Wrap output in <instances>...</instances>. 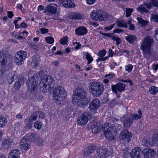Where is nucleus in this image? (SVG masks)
Here are the masks:
<instances>
[{"instance_id": "obj_15", "label": "nucleus", "mask_w": 158, "mask_h": 158, "mask_svg": "<svg viewBox=\"0 0 158 158\" xmlns=\"http://www.w3.org/2000/svg\"><path fill=\"white\" fill-rule=\"evenodd\" d=\"M27 136L23 137L20 142V147L21 149L23 152L27 151L29 148V141L27 140Z\"/></svg>"}, {"instance_id": "obj_23", "label": "nucleus", "mask_w": 158, "mask_h": 158, "mask_svg": "<svg viewBox=\"0 0 158 158\" xmlns=\"http://www.w3.org/2000/svg\"><path fill=\"white\" fill-rule=\"evenodd\" d=\"M62 5L66 8H73L75 6V4L70 0H64L62 2Z\"/></svg>"}, {"instance_id": "obj_14", "label": "nucleus", "mask_w": 158, "mask_h": 158, "mask_svg": "<svg viewBox=\"0 0 158 158\" xmlns=\"http://www.w3.org/2000/svg\"><path fill=\"white\" fill-rule=\"evenodd\" d=\"M142 153L144 158H154L156 152L153 149L146 148L143 150Z\"/></svg>"}, {"instance_id": "obj_12", "label": "nucleus", "mask_w": 158, "mask_h": 158, "mask_svg": "<svg viewBox=\"0 0 158 158\" xmlns=\"http://www.w3.org/2000/svg\"><path fill=\"white\" fill-rule=\"evenodd\" d=\"M111 154V152L108 149L103 148L102 147H99L97 151V155L101 158H105Z\"/></svg>"}, {"instance_id": "obj_25", "label": "nucleus", "mask_w": 158, "mask_h": 158, "mask_svg": "<svg viewBox=\"0 0 158 158\" xmlns=\"http://www.w3.org/2000/svg\"><path fill=\"white\" fill-rule=\"evenodd\" d=\"M69 17L71 19H82L81 15L79 13L76 12H71L69 14Z\"/></svg>"}, {"instance_id": "obj_63", "label": "nucleus", "mask_w": 158, "mask_h": 158, "mask_svg": "<svg viewBox=\"0 0 158 158\" xmlns=\"http://www.w3.org/2000/svg\"><path fill=\"white\" fill-rule=\"evenodd\" d=\"M122 31V30L121 29L117 28L113 30V32L114 33H120Z\"/></svg>"}, {"instance_id": "obj_21", "label": "nucleus", "mask_w": 158, "mask_h": 158, "mask_svg": "<svg viewBox=\"0 0 158 158\" xmlns=\"http://www.w3.org/2000/svg\"><path fill=\"white\" fill-rule=\"evenodd\" d=\"M96 148V146L94 145L88 147L84 151L83 156L87 157L89 155L94 153Z\"/></svg>"}, {"instance_id": "obj_64", "label": "nucleus", "mask_w": 158, "mask_h": 158, "mask_svg": "<svg viewBox=\"0 0 158 158\" xmlns=\"http://www.w3.org/2000/svg\"><path fill=\"white\" fill-rule=\"evenodd\" d=\"M152 69L156 71L158 69V64H154L152 66Z\"/></svg>"}, {"instance_id": "obj_61", "label": "nucleus", "mask_w": 158, "mask_h": 158, "mask_svg": "<svg viewBox=\"0 0 158 158\" xmlns=\"http://www.w3.org/2000/svg\"><path fill=\"white\" fill-rule=\"evenodd\" d=\"M20 26L21 27H22L24 28H26L27 27V24L24 22H23L20 24Z\"/></svg>"}, {"instance_id": "obj_58", "label": "nucleus", "mask_w": 158, "mask_h": 158, "mask_svg": "<svg viewBox=\"0 0 158 158\" xmlns=\"http://www.w3.org/2000/svg\"><path fill=\"white\" fill-rule=\"evenodd\" d=\"M115 23L111 25L110 26H108L105 27V29L108 31H110L113 28L115 25Z\"/></svg>"}, {"instance_id": "obj_45", "label": "nucleus", "mask_w": 158, "mask_h": 158, "mask_svg": "<svg viewBox=\"0 0 158 158\" xmlns=\"http://www.w3.org/2000/svg\"><path fill=\"white\" fill-rule=\"evenodd\" d=\"M106 53V51L104 49H103L99 51L98 54V56L102 58L104 57Z\"/></svg>"}, {"instance_id": "obj_19", "label": "nucleus", "mask_w": 158, "mask_h": 158, "mask_svg": "<svg viewBox=\"0 0 158 158\" xmlns=\"http://www.w3.org/2000/svg\"><path fill=\"white\" fill-rule=\"evenodd\" d=\"M141 152V149L139 147H135L133 148L131 152V158H140V154Z\"/></svg>"}, {"instance_id": "obj_51", "label": "nucleus", "mask_w": 158, "mask_h": 158, "mask_svg": "<svg viewBox=\"0 0 158 158\" xmlns=\"http://www.w3.org/2000/svg\"><path fill=\"white\" fill-rule=\"evenodd\" d=\"M143 142H144V144L146 146H148L149 145H152V142H150L149 141V140L148 139H143Z\"/></svg>"}, {"instance_id": "obj_56", "label": "nucleus", "mask_w": 158, "mask_h": 158, "mask_svg": "<svg viewBox=\"0 0 158 158\" xmlns=\"http://www.w3.org/2000/svg\"><path fill=\"white\" fill-rule=\"evenodd\" d=\"M115 76V74L114 73L113 74H106L105 77L108 78L109 79H112Z\"/></svg>"}, {"instance_id": "obj_59", "label": "nucleus", "mask_w": 158, "mask_h": 158, "mask_svg": "<svg viewBox=\"0 0 158 158\" xmlns=\"http://www.w3.org/2000/svg\"><path fill=\"white\" fill-rule=\"evenodd\" d=\"M144 5L145 6H146V8L148 9H150L152 7V4L149 3H144Z\"/></svg>"}, {"instance_id": "obj_16", "label": "nucleus", "mask_w": 158, "mask_h": 158, "mask_svg": "<svg viewBox=\"0 0 158 158\" xmlns=\"http://www.w3.org/2000/svg\"><path fill=\"white\" fill-rule=\"evenodd\" d=\"M58 6L56 4L51 3L48 5L46 8V12L53 14L58 12Z\"/></svg>"}, {"instance_id": "obj_30", "label": "nucleus", "mask_w": 158, "mask_h": 158, "mask_svg": "<svg viewBox=\"0 0 158 158\" xmlns=\"http://www.w3.org/2000/svg\"><path fill=\"white\" fill-rule=\"evenodd\" d=\"M39 136V135L38 134L33 133L29 135L28 138L30 141L37 142Z\"/></svg>"}, {"instance_id": "obj_27", "label": "nucleus", "mask_w": 158, "mask_h": 158, "mask_svg": "<svg viewBox=\"0 0 158 158\" xmlns=\"http://www.w3.org/2000/svg\"><path fill=\"white\" fill-rule=\"evenodd\" d=\"M126 40L130 44H134L137 40V37L135 35L130 34L125 36Z\"/></svg>"}, {"instance_id": "obj_47", "label": "nucleus", "mask_w": 158, "mask_h": 158, "mask_svg": "<svg viewBox=\"0 0 158 158\" xmlns=\"http://www.w3.org/2000/svg\"><path fill=\"white\" fill-rule=\"evenodd\" d=\"M37 113L38 117L39 118H45V116L44 112L40 111H37Z\"/></svg>"}, {"instance_id": "obj_52", "label": "nucleus", "mask_w": 158, "mask_h": 158, "mask_svg": "<svg viewBox=\"0 0 158 158\" xmlns=\"http://www.w3.org/2000/svg\"><path fill=\"white\" fill-rule=\"evenodd\" d=\"M118 121V119H116L114 118H111L110 120V122H111L112 123L114 124V126H115L116 124H117V126H118L119 124H118L116 123V122H117Z\"/></svg>"}, {"instance_id": "obj_48", "label": "nucleus", "mask_w": 158, "mask_h": 158, "mask_svg": "<svg viewBox=\"0 0 158 158\" xmlns=\"http://www.w3.org/2000/svg\"><path fill=\"white\" fill-rule=\"evenodd\" d=\"M41 125L42 123L40 122L37 121L34 123L35 127L38 130L40 129L41 127Z\"/></svg>"}, {"instance_id": "obj_41", "label": "nucleus", "mask_w": 158, "mask_h": 158, "mask_svg": "<svg viewBox=\"0 0 158 158\" xmlns=\"http://www.w3.org/2000/svg\"><path fill=\"white\" fill-rule=\"evenodd\" d=\"M68 40V38L67 36H65L61 38L60 40V43L62 45L66 44Z\"/></svg>"}, {"instance_id": "obj_29", "label": "nucleus", "mask_w": 158, "mask_h": 158, "mask_svg": "<svg viewBox=\"0 0 158 158\" xmlns=\"http://www.w3.org/2000/svg\"><path fill=\"white\" fill-rule=\"evenodd\" d=\"M13 142V141L11 139H9L4 140L2 144L4 148L7 149H10L12 147Z\"/></svg>"}, {"instance_id": "obj_22", "label": "nucleus", "mask_w": 158, "mask_h": 158, "mask_svg": "<svg viewBox=\"0 0 158 158\" xmlns=\"http://www.w3.org/2000/svg\"><path fill=\"white\" fill-rule=\"evenodd\" d=\"M117 132V131L115 132L114 131H110L104 132V135L108 140H112L115 138Z\"/></svg>"}, {"instance_id": "obj_10", "label": "nucleus", "mask_w": 158, "mask_h": 158, "mask_svg": "<svg viewBox=\"0 0 158 158\" xmlns=\"http://www.w3.org/2000/svg\"><path fill=\"white\" fill-rule=\"evenodd\" d=\"M91 114L89 112H85L79 116L77 120V123L80 125L83 126L91 118Z\"/></svg>"}, {"instance_id": "obj_6", "label": "nucleus", "mask_w": 158, "mask_h": 158, "mask_svg": "<svg viewBox=\"0 0 158 158\" xmlns=\"http://www.w3.org/2000/svg\"><path fill=\"white\" fill-rule=\"evenodd\" d=\"M138 115L137 114H131L127 118L123 123L124 126L126 127H129L132 124L134 119L135 120L141 118L142 116V112L140 110L138 111Z\"/></svg>"}, {"instance_id": "obj_46", "label": "nucleus", "mask_w": 158, "mask_h": 158, "mask_svg": "<svg viewBox=\"0 0 158 158\" xmlns=\"http://www.w3.org/2000/svg\"><path fill=\"white\" fill-rule=\"evenodd\" d=\"M112 40L116 41V44L117 45L120 44L121 41V39L119 37H117L115 36H113L112 38Z\"/></svg>"}, {"instance_id": "obj_3", "label": "nucleus", "mask_w": 158, "mask_h": 158, "mask_svg": "<svg viewBox=\"0 0 158 158\" xmlns=\"http://www.w3.org/2000/svg\"><path fill=\"white\" fill-rule=\"evenodd\" d=\"M89 90L94 96L97 97L102 94L104 89L102 83L95 81L89 84Z\"/></svg>"}, {"instance_id": "obj_43", "label": "nucleus", "mask_w": 158, "mask_h": 158, "mask_svg": "<svg viewBox=\"0 0 158 158\" xmlns=\"http://www.w3.org/2000/svg\"><path fill=\"white\" fill-rule=\"evenodd\" d=\"M151 18L152 20L156 23L158 22V15L155 14H151Z\"/></svg>"}, {"instance_id": "obj_50", "label": "nucleus", "mask_w": 158, "mask_h": 158, "mask_svg": "<svg viewBox=\"0 0 158 158\" xmlns=\"http://www.w3.org/2000/svg\"><path fill=\"white\" fill-rule=\"evenodd\" d=\"M133 68V66L132 64H129L127 65L125 67L126 71L128 72H131Z\"/></svg>"}, {"instance_id": "obj_60", "label": "nucleus", "mask_w": 158, "mask_h": 158, "mask_svg": "<svg viewBox=\"0 0 158 158\" xmlns=\"http://www.w3.org/2000/svg\"><path fill=\"white\" fill-rule=\"evenodd\" d=\"M97 0H86V2L87 4L91 5L94 3Z\"/></svg>"}, {"instance_id": "obj_26", "label": "nucleus", "mask_w": 158, "mask_h": 158, "mask_svg": "<svg viewBox=\"0 0 158 158\" xmlns=\"http://www.w3.org/2000/svg\"><path fill=\"white\" fill-rule=\"evenodd\" d=\"M44 72L43 71H40L38 73L36 74L35 76H33L35 77V78L37 80H39L41 81V83L43 81V79H45L47 76H44Z\"/></svg>"}, {"instance_id": "obj_53", "label": "nucleus", "mask_w": 158, "mask_h": 158, "mask_svg": "<svg viewBox=\"0 0 158 158\" xmlns=\"http://www.w3.org/2000/svg\"><path fill=\"white\" fill-rule=\"evenodd\" d=\"M29 44L30 47H31L32 48H33L37 51L39 50L38 48V47H36V46L35 44L33 42L31 43L30 42H29Z\"/></svg>"}, {"instance_id": "obj_17", "label": "nucleus", "mask_w": 158, "mask_h": 158, "mask_svg": "<svg viewBox=\"0 0 158 158\" xmlns=\"http://www.w3.org/2000/svg\"><path fill=\"white\" fill-rule=\"evenodd\" d=\"M126 85L121 83H117L115 85H111V89L113 92L115 93L117 92V90L120 92L125 89Z\"/></svg>"}, {"instance_id": "obj_62", "label": "nucleus", "mask_w": 158, "mask_h": 158, "mask_svg": "<svg viewBox=\"0 0 158 158\" xmlns=\"http://www.w3.org/2000/svg\"><path fill=\"white\" fill-rule=\"evenodd\" d=\"M102 34L104 36H107L109 37H110V38H112V37H113V36L112 35V34L111 33H103Z\"/></svg>"}, {"instance_id": "obj_4", "label": "nucleus", "mask_w": 158, "mask_h": 158, "mask_svg": "<svg viewBox=\"0 0 158 158\" xmlns=\"http://www.w3.org/2000/svg\"><path fill=\"white\" fill-rule=\"evenodd\" d=\"M53 97L56 102L61 104V102L64 101L66 95V92L63 86H58L53 91Z\"/></svg>"}, {"instance_id": "obj_7", "label": "nucleus", "mask_w": 158, "mask_h": 158, "mask_svg": "<svg viewBox=\"0 0 158 158\" xmlns=\"http://www.w3.org/2000/svg\"><path fill=\"white\" fill-rule=\"evenodd\" d=\"M55 81L53 78L50 76H48L43 79V81L41 83L43 87L45 88L46 90L51 89L55 85Z\"/></svg>"}, {"instance_id": "obj_31", "label": "nucleus", "mask_w": 158, "mask_h": 158, "mask_svg": "<svg viewBox=\"0 0 158 158\" xmlns=\"http://www.w3.org/2000/svg\"><path fill=\"white\" fill-rule=\"evenodd\" d=\"M116 23L118 27H120L127 28L128 27L126 22L124 20L121 19H118Z\"/></svg>"}, {"instance_id": "obj_32", "label": "nucleus", "mask_w": 158, "mask_h": 158, "mask_svg": "<svg viewBox=\"0 0 158 158\" xmlns=\"http://www.w3.org/2000/svg\"><path fill=\"white\" fill-rule=\"evenodd\" d=\"M137 20L138 21V25L142 27H145L147 24V22L144 20L141 16L137 18Z\"/></svg>"}, {"instance_id": "obj_37", "label": "nucleus", "mask_w": 158, "mask_h": 158, "mask_svg": "<svg viewBox=\"0 0 158 158\" xmlns=\"http://www.w3.org/2000/svg\"><path fill=\"white\" fill-rule=\"evenodd\" d=\"M7 120L4 117L0 116V127L5 126L7 123Z\"/></svg>"}, {"instance_id": "obj_18", "label": "nucleus", "mask_w": 158, "mask_h": 158, "mask_svg": "<svg viewBox=\"0 0 158 158\" xmlns=\"http://www.w3.org/2000/svg\"><path fill=\"white\" fill-rule=\"evenodd\" d=\"M100 105L99 100L97 98L93 99L90 103L88 107L89 110L91 111H94L97 109Z\"/></svg>"}, {"instance_id": "obj_13", "label": "nucleus", "mask_w": 158, "mask_h": 158, "mask_svg": "<svg viewBox=\"0 0 158 158\" xmlns=\"http://www.w3.org/2000/svg\"><path fill=\"white\" fill-rule=\"evenodd\" d=\"M102 11L97 10H93L90 14L91 18L95 20L102 21L104 20V18L102 14Z\"/></svg>"}, {"instance_id": "obj_34", "label": "nucleus", "mask_w": 158, "mask_h": 158, "mask_svg": "<svg viewBox=\"0 0 158 158\" xmlns=\"http://www.w3.org/2000/svg\"><path fill=\"white\" fill-rule=\"evenodd\" d=\"M15 55H18L24 61L27 56L26 52L23 51H20L18 52Z\"/></svg>"}, {"instance_id": "obj_1", "label": "nucleus", "mask_w": 158, "mask_h": 158, "mask_svg": "<svg viewBox=\"0 0 158 158\" xmlns=\"http://www.w3.org/2000/svg\"><path fill=\"white\" fill-rule=\"evenodd\" d=\"M73 96V101L77 103L78 107H84L89 101L86 97V90L83 88H78Z\"/></svg>"}, {"instance_id": "obj_35", "label": "nucleus", "mask_w": 158, "mask_h": 158, "mask_svg": "<svg viewBox=\"0 0 158 158\" xmlns=\"http://www.w3.org/2000/svg\"><path fill=\"white\" fill-rule=\"evenodd\" d=\"M136 9L138 11L141 13H147L149 12L148 10L145 7L144 4L139 5Z\"/></svg>"}, {"instance_id": "obj_49", "label": "nucleus", "mask_w": 158, "mask_h": 158, "mask_svg": "<svg viewBox=\"0 0 158 158\" xmlns=\"http://www.w3.org/2000/svg\"><path fill=\"white\" fill-rule=\"evenodd\" d=\"M15 76V73H9L8 79L10 80H11V81L12 82L15 80V79L14 78Z\"/></svg>"}, {"instance_id": "obj_33", "label": "nucleus", "mask_w": 158, "mask_h": 158, "mask_svg": "<svg viewBox=\"0 0 158 158\" xmlns=\"http://www.w3.org/2000/svg\"><path fill=\"white\" fill-rule=\"evenodd\" d=\"M14 59L15 63L17 65H20L24 63V61L18 55H15Z\"/></svg>"}, {"instance_id": "obj_9", "label": "nucleus", "mask_w": 158, "mask_h": 158, "mask_svg": "<svg viewBox=\"0 0 158 158\" xmlns=\"http://www.w3.org/2000/svg\"><path fill=\"white\" fill-rule=\"evenodd\" d=\"M7 56L3 51H0V75H3L5 72Z\"/></svg>"}, {"instance_id": "obj_24", "label": "nucleus", "mask_w": 158, "mask_h": 158, "mask_svg": "<svg viewBox=\"0 0 158 158\" xmlns=\"http://www.w3.org/2000/svg\"><path fill=\"white\" fill-rule=\"evenodd\" d=\"M20 152L18 149H15L12 150L9 155V158H18L19 157Z\"/></svg>"}, {"instance_id": "obj_11", "label": "nucleus", "mask_w": 158, "mask_h": 158, "mask_svg": "<svg viewBox=\"0 0 158 158\" xmlns=\"http://www.w3.org/2000/svg\"><path fill=\"white\" fill-rule=\"evenodd\" d=\"M37 81L34 76L29 78L27 81L28 89L30 92L33 91L37 88L38 82H37Z\"/></svg>"}, {"instance_id": "obj_39", "label": "nucleus", "mask_w": 158, "mask_h": 158, "mask_svg": "<svg viewBox=\"0 0 158 158\" xmlns=\"http://www.w3.org/2000/svg\"><path fill=\"white\" fill-rule=\"evenodd\" d=\"M85 53L86 54V58L88 60L87 64L88 65L93 61V59L91 55H90L89 53L85 52Z\"/></svg>"}, {"instance_id": "obj_38", "label": "nucleus", "mask_w": 158, "mask_h": 158, "mask_svg": "<svg viewBox=\"0 0 158 158\" xmlns=\"http://www.w3.org/2000/svg\"><path fill=\"white\" fill-rule=\"evenodd\" d=\"M149 90L152 94H156L158 92V87L152 86L149 88Z\"/></svg>"}, {"instance_id": "obj_28", "label": "nucleus", "mask_w": 158, "mask_h": 158, "mask_svg": "<svg viewBox=\"0 0 158 158\" xmlns=\"http://www.w3.org/2000/svg\"><path fill=\"white\" fill-rule=\"evenodd\" d=\"M24 79L22 77H20L18 81L14 85V88L15 89H19L24 83Z\"/></svg>"}, {"instance_id": "obj_55", "label": "nucleus", "mask_w": 158, "mask_h": 158, "mask_svg": "<svg viewBox=\"0 0 158 158\" xmlns=\"http://www.w3.org/2000/svg\"><path fill=\"white\" fill-rule=\"evenodd\" d=\"M151 4L154 7L158 6V0H151Z\"/></svg>"}, {"instance_id": "obj_5", "label": "nucleus", "mask_w": 158, "mask_h": 158, "mask_svg": "<svg viewBox=\"0 0 158 158\" xmlns=\"http://www.w3.org/2000/svg\"><path fill=\"white\" fill-rule=\"evenodd\" d=\"M152 41V39L149 36H146L142 40L140 48L143 53L145 55L150 54L151 48Z\"/></svg>"}, {"instance_id": "obj_2", "label": "nucleus", "mask_w": 158, "mask_h": 158, "mask_svg": "<svg viewBox=\"0 0 158 158\" xmlns=\"http://www.w3.org/2000/svg\"><path fill=\"white\" fill-rule=\"evenodd\" d=\"M113 124H111V123H106L104 126H101V127L97 125V123L95 122L93 123V125L91 126L92 129V132L93 133H96L98 132L100 127H102L104 130V132H107L110 131H114L115 132L117 131H118L120 130L121 128V125L116 124L115 126H113Z\"/></svg>"}, {"instance_id": "obj_42", "label": "nucleus", "mask_w": 158, "mask_h": 158, "mask_svg": "<svg viewBox=\"0 0 158 158\" xmlns=\"http://www.w3.org/2000/svg\"><path fill=\"white\" fill-rule=\"evenodd\" d=\"M133 11V9L132 8H126V16L127 17H130Z\"/></svg>"}, {"instance_id": "obj_44", "label": "nucleus", "mask_w": 158, "mask_h": 158, "mask_svg": "<svg viewBox=\"0 0 158 158\" xmlns=\"http://www.w3.org/2000/svg\"><path fill=\"white\" fill-rule=\"evenodd\" d=\"M46 42L50 44H52L54 42V39L53 37L51 36H47L45 38Z\"/></svg>"}, {"instance_id": "obj_8", "label": "nucleus", "mask_w": 158, "mask_h": 158, "mask_svg": "<svg viewBox=\"0 0 158 158\" xmlns=\"http://www.w3.org/2000/svg\"><path fill=\"white\" fill-rule=\"evenodd\" d=\"M132 134L127 129L122 131L120 133L119 139L121 142L128 143L132 137Z\"/></svg>"}, {"instance_id": "obj_54", "label": "nucleus", "mask_w": 158, "mask_h": 158, "mask_svg": "<svg viewBox=\"0 0 158 158\" xmlns=\"http://www.w3.org/2000/svg\"><path fill=\"white\" fill-rule=\"evenodd\" d=\"M37 142L38 145L41 146L42 145L45 143L44 140L40 138V136Z\"/></svg>"}, {"instance_id": "obj_36", "label": "nucleus", "mask_w": 158, "mask_h": 158, "mask_svg": "<svg viewBox=\"0 0 158 158\" xmlns=\"http://www.w3.org/2000/svg\"><path fill=\"white\" fill-rule=\"evenodd\" d=\"M38 115L37 113V111L35 112L31 115L30 118L29 119V123L30 124H31L33 120H36L37 117H38Z\"/></svg>"}, {"instance_id": "obj_20", "label": "nucleus", "mask_w": 158, "mask_h": 158, "mask_svg": "<svg viewBox=\"0 0 158 158\" xmlns=\"http://www.w3.org/2000/svg\"><path fill=\"white\" fill-rule=\"evenodd\" d=\"M87 32L86 28L83 26L78 27L75 30L76 34L78 36H83L86 34Z\"/></svg>"}, {"instance_id": "obj_40", "label": "nucleus", "mask_w": 158, "mask_h": 158, "mask_svg": "<svg viewBox=\"0 0 158 158\" xmlns=\"http://www.w3.org/2000/svg\"><path fill=\"white\" fill-rule=\"evenodd\" d=\"M152 145L154 144H158V134L154 135L152 141Z\"/></svg>"}, {"instance_id": "obj_57", "label": "nucleus", "mask_w": 158, "mask_h": 158, "mask_svg": "<svg viewBox=\"0 0 158 158\" xmlns=\"http://www.w3.org/2000/svg\"><path fill=\"white\" fill-rule=\"evenodd\" d=\"M41 33L43 34L47 33L48 32V30L47 28H41L40 29Z\"/></svg>"}]
</instances>
